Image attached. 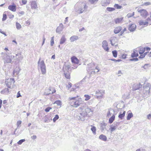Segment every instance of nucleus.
<instances>
[{
	"instance_id": "nucleus-51",
	"label": "nucleus",
	"mask_w": 151,
	"mask_h": 151,
	"mask_svg": "<svg viewBox=\"0 0 151 151\" xmlns=\"http://www.w3.org/2000/svg\"><path fill=\"white\" fill-rule=\"evenodd\" d=\"M120 124L119 122H114L113 124V125L115 126H116V127H117Z\"/></svg>"
},
{
	"instance_id": "nucleus-44",
	"label": "nucleus",
	"mask_w": 151,
	"mask_h": 151,
	"mask_svg": "<svg viewBox=\"0 0 151 151\" xmlns=\"http://www.w3.org/2000/svg\"><path fill=\"white\" fill-rule=\"evenodd\" d=\"M106 10L108 11L111 12L114 11L115 10V9L114 8L108 7L106 8Z\"/></svg>"
},
{
	"instance_id": "nucleus-22",
	"label": "nucleus",
	"mask_w": 151,
	"mask_h": 151,
	"mask_svg": "<svg viewBox=\"0 0 151 151\" xmlns=\"http://www.w3.org/2000/svg\"><path fill=\"white\" fill-rule=\"evenodd\" d=\"M123 19V17L118 18L114 19V22L116 24H119L122 22Z\"/></svg>"
},
{
	"instance_id": "nucleus-62",
	"label": "nucleus",
	"mask_w": 151,
	"mask_h": 151,
	"mask_svg": "<svg viewBox=\"0 0 151 151\" xmlns=\"http://www.w3.org/2000/svg\"><path fill=\"white\" fill-rule=\"evenodd\" d=\"M37 138V137L36 135H34L31 137V138L33 139H35Z\"/></svg>"
},
{
	"instance_id": "nucleus-40",
	"label": "nucleus",
	"mask_w": 151,
	"mask_h": 151,
	"mask_svg": "<svg viewBox=\"0 0 151 151\" xmlns=\"http://www.w3.org/2000/svg\"><path fill=\"white\" fill-rule=\"evenodd\" d=\"M16 28L18 29H20L22 27L21 25L19 23L17 22H16Z\"/></svg>"
},
{
	"instance_id": "nucleus-63",
	"label": "nucleus",
	"mask_w": 151,
	"mask_h": 151,
	"mask_svg": "<svg viewBox=\"0 0 151 151\" xmlns=\"http://www.w3.org/2000/svg\"><path fill=\"white\" fill-rule=\"evenodd\" d=\"M145 57V55L143 54H141L140 55L139 57V58H143Z\"/></svg>"
},
{
	"instance_id": "nucleus-61",
	"label": "nucleus",
	"mask_w": 151,
	"mask_h": 151,
	"mask_svg": "<svg viewBox=\"0 0 151 151\" xmlns=\"http://www.w3.org/2000/svg\"><path fill=\"white\" fill-rule=\"evenodd\" d=\"M0 33L4 35L5 36H6V33L2 31L1 29H0Z\"/></svg>"
},
{
	"instance_id": "nucleus-43",
	"label": "nucleus",
	"mask_w": 151,
	"mask_h": 151,
	"mask_svg": "<svg viewBox=\"0 0 151 151\" xmlns=\"http://www.w3.org/2000/svg\"><path fill=\"white\" fill-rule=\"evenodd\" d=\"M113 56L115 58H116L117 56V52L116 50H114L112 52Z\"/></svg>"
},
{
	"instance_id": "nucleus-39",
	"label": "nucleus",
	"mask_w": 151,
	"mask_h": 151,
	"mask_svg": "<svg viewBox=\"0 0 151 151\" xmlns=\"http://www.w3.org/2000/svg\"><path fill=\"white\" fill-rule=\"evenodd\" d=\"M71 61L73 63H77L78 62V60L76 58L72 57L71 58Z\"/></svg>"
},
{
	"instance_id": "nucleus-47",
	"label": "nucleus",
	"mask_w": 151,
	"mask_h": 151,
	"mask_svg": "<svg viewBox=\"0 0 151 151\" xmlns=\"http://www.w3.org/2000/svg\"><path fill=\"white\" fill-rule=\"evenodd\" d=\"M84 97L86 98L85 99V101L88 100L89 99H90L91 97L90 96H89L88 95L86 94L84 95Z\"/></svg>"
},
{
	"instance_id": "nucleus-59",
	"label": "nucleus",
	"mask_w": 151,
	"mask_h": 151,
	"mask_svg": "<svg viewBox=\"0 0 151 151\" xmlns=\"http://www.w3.org/2000/svg\"><path fill=\"white\" fill-rule=\"evenodd\" d=\"M21 96L20 93V92L19 91L17 93V97L19 98Z\"/></svg>"
},
{
	"instance_id": "nucleus-64",
	"label": "nucleus",
	"mask_w": 151,
	"mask_h": 151,
	"mask_svg": "<svg viewBox=\"0 0 151 151\" xmlns=\"http://www.w3.org/2000/svg\"><path fill=\"white\" fill-rule=\"evenodd\" d=\"M147 117L148 119H151V114H149L147 115Z\"/></svg>"
},
{
	"instance_id": "nucleus-27",
	"label": "nucleus",
	"mask_w": 151,
	"mask_h": 151,
	"mask_svg": "<svg viewBox=\"0 0 151 151\" xmlns=\"http://www.w3.org/2000/svg\"><path fill=\"white\" fill-rule=\"evenodd\" d=\"M20 70L19 67H16L13 71V74L17 75L19 73Z\"/></svg>"
},
{
	"instance_id": "nucleus-25",
	"label": "nucleus",
	"mask_w": 151,
	"mask_h": 151,
	"mask_svg": "<svg viewBox=\"0 0 151 151\" xmlns=\"http://www.w3.org/2000/svg\"><path fill=\"white\" fill-rule=\"evenodd\" d=\"M109 3L106 0H102L101 2V5L103 6H106Z\"/></svg>"
},
{
	"instance_id": "nucleus-42",
	"label": "nucleus",
	"mask_w": 151,
	"mask_h": 151,
	"mask_svg": "<svg viewBox=\"0 0 151 151\" xmlns=\"http://www.w3.org/2000/svg\"><path fill=\"white\" fill-rule=\"evenodd\" d=\"M54 104H56L57 105L60 106L61 105V102L60 100L56 101L54 102Z\"/></svg>"
},
{
	"instance_id": "nucleus-57",
	"label": "nucleus",
	"mask_w": 151,
	"mask_h": 151,
	"mask_svg": "<svg viewBox=\"0 0 151 151\" xmlns=\"http://www.w3.org/2000/svg\"><path fill=\"white\" fill-rule=\"evenodd\" d=\"M45 40V36L44 35H43V42H42V45H43L44 44Z\"/></svg>"
},
{
	"instance_id": "nucleus-35",
	"label": "nucleus",
	"mask_w": 151,
	"mask_h": 151,
	"mask_svg": "<svg viewBox=\"0 0 151 151\" xmlns=\"http://www.w3.org/2000/svg\"><path fill=\"white\" fill-rule=\"evenodd\" d=\"M145 51V47H141L139 51V53L141 55L143 54Z\"/></svg>"
},
{
	"instance_id": "nucleus-10",
	"label": "nucleus",
	"mask_w": 151,
	"mask_h": 151,
	"mask_svg": "<svg viewBox=\"0 0 151 151\" xmlns=\"http://www.w3.org/2000/svg\"><path fill=\"white\" fill-rule=\"evenodd\" d=\"M102 47L105 50L108 52L109 49L108 47V43L106 40H104L102 42Z\"/></svg>"
},
{
	"instance_id": "nucleus-30",
	"label": "nucleus",
	"mask_w": 151,
	"mask_h": 151,
	"mask_svg": "<svg viewBox=\"0 0 151 151\" xmlns=\"http://www.w3.org/2000/svg\"><path fill=\"white\" fill-rule=\"evenodd\" d=\"M116 39V38L115 37H113L111 38L110 39V41L111 42V45L114 46L115 45V43H114V41Z\"/></svg>"
},
{
	"instance_id": "nucleus-38",
	"label": "nucleus",
	"mask_w": 151,
	"mask_h": 151,
	"mask_svg": "<svg viewBox=\"0 0 151 151\" xmlns=\"http://www.w3.org/2000/svg\"><path fill=\"white\" fill-rule=\"evenodd\" d=\"M91 126L92 127L91 129V130L92 132L93 133V134H96V127L94 126Z\"/></svg>"
},
{
	"instance_id": "nucleus-26",
	"label": "nucleus",
	"mask_w": 151,
	"mask_h": 151,
	"mask_svg": "<svg viewBox=\"0 0 151 151\" xmlns=\"http://www.w3.org/2000/svg\"><path fill=\"white\" fill-rule=\"evenodd\" d=\"M78 36H73L70 38V40L71 42H73L78 40Z\"/></svg>"
},
{
	"instance_id": "nucleus-50",
	"label": "nucleus",
	"mask_w": 151,
	"mask_h": 151,
	"mask_svg": "<svg viewBox=\"0 0 151 151\" xmlns=\"http://www.w3.org/2000/svg\"><path fill=\"white\" fill-rule=\"evenodd\" d=\"M52 108L50 107H48L46 108L45 110V111L46 112H48L50 110L52 109Z\"/></svg>"
},
{
	"instance_id": "nucleus-16",
	"label": "nucleus",
	"mask_w": 151,
	"mask_h": 151,
	"mask_svg": "<svg viewBox=\"0 0 151 151\" xmlns=\"http://www.w3.org/2000/svg\"><path fill=\"white\" fill-rule=\"evenodd\" d=\"M70 67V64L68 63H65L63 68V70L64 71H68V70Z\"/></svg>"
},
{
	"instance_id": "nucleus-56",
	"label": "nucleus",
	"mask_w": 151,
	"mask_h": 151,
	"mask_svg": "<svg viewBox=\"0 0 151 151\" xmlns=\"http://www.w3.org/2000/svg\"><path fill=\"white\" fill-rule=\"evenodd\" d=\"M151 3L149 2H145L144 3V5L145 6H147L150 5Z\"/></svg>"
},
{
	"instance_id": "nucleus-9",
	"label": "nucleus",
	"mask_w": 151,
	"mask_h": 151,
	"mask_svg": "<svg viewBox=\"0 0 151 151\" xmlns=\"http://www.w3.org/2000/svg\"><path fill=\"white\" fill-rule=\"evenodd\" d=\"M137 11L141 15L142 17H146L148 15V13L145 10L138 9L137 10Z\"/></svg>"
},
{
	"instance_id": "nucleus-45",
	"label": "nucleus",
	"mask_w": 151,
	"mask_h": 151,
	"mask_svg": "<svg viewBox=\"0 0 151 151\" xmlns=\"http://www.w3.org/2000/svg\"><path fill=\"white\" fill-rule=\"evenodd\" d=\"M59 118V116L58 114L55 115V117L53 119V120L54 122H55L56 120L58 119Z\"/></svg>"
},
{
	"instance_id": "nucleus-18",
	"label": "nucleus",
	"mask_w": 151,
	"mask_h": 151,
	"mask_svg": "<svg viewBox=\"0 0 151 151\" xmlns=\"http://www.w3.org/2000/svg\"><path fill=\"white\" fill-rule=\"evenodd\" d=\"M53 90L52 88L49 87L48 89H47L46 91L44 93V94L45 95H48L49 94H51V90Z\"/></svg>"
},
{
	"instance_id": "nucleus-13",
	"label": "nucleus",
	"mask_w": 151,
	"mask_h": 151,
	"mask_svg": "<svg viewBox=\"0 0 151 151\" xmlns=\"http://www.w3.org/2000/svg\"><path fill=\"white\" fill-rule=\"evenodd\" d=\"M122 29V27L121 26H118L116 28L114 29V32L115 34L119 33L121 31Z\"/></svg>"
},
{
	"instance_id": "nucleus-31",
	"label": "nucleus",
	"mask_w": 151,
	"mask_h": 151,
	"mask_svg": "<svg viewBox=\"0 0 151 151\" xmlns=\"http://www.w3.org/2000/svg\"><path fill=\"white\" fill-rule=\"evenodd\" d=\"M135 50H134L133 52L132 53L131 55V57L132 58H134L138 56L139 55L138 53H137V52H135Z\"/></svg>"
},
{
	"instance_id": "nucleus-41",
	"label": "nucleus",
	"mask_w": 151,
	"mask_h": 151,
	"mask_svg": "<svg viewBox=\"0 0 151 151\" xmlns=\"http://www.w3.org/2000/svg\"><path fill=\"white\" fill-rule=\"evenodd\" d=\"M114 6L117 9H120L122 8V7L121 6L119 5L118 4H115Z\"/></svg>"
},
{
	"instance_id": "nucleus-34",
	"label": "nucleus",
	"mask_w": 151,
	"mask_h": 151,
	"mask_svg": "<svg viewBox=\"0 0 151 151\" xmlns=\"http://www.w3.org/2000/svg\"><path fill=\"white\" fill-rule=\"evenodd\" d=\"M106 124L105 123H101V129L102 130V131L104 130V129L106 128Z\"/></svg>"
},
{
	"instance_id": "nucleus-23",
	"label": "nucleus",
	"mask_w": 151,
	"mask_h": 151,
	"mask_svg": "<svg viewBox=\"0 0 151 151\" xmlns=\"http://www.w3.org/2000/svg\"><path fill=\"white\" fill-rule=\"evenodd\" d=\"M99 138L101 140L104 141H106L107 139L105 135L103 134H101L99 136Z\"/></svg>"
},
{
	"instance_id": "nucleus-2",
	"label": "nucleus",
	"mask_w": 151,
	"mask_h": 151,
	"mask_svg": "<svg viewBox=\"0 0 151 151\" xmlns=\"http://www.w3.org/2000/svg\"><path fill=\"white\" fill-rule=\"evenodd\" d=\"M7 54H9V53L7 52L3 56V59L4 63H13L14 61H12V60L14 58V56L12 55H9Z\"/></svg>"
},
{
	"instance_id": "nucleus-15",
	"label": "nucleus",
	"mask_w": 151,
	"mask_h": 151,
	"mask_svg": "<svg viewBox=\"0 0 151 151\" xmlns=\"http://www.w3.org/2000/svg\"><path fill=\"white\" fill-rule=\"evenodd\" d=\"M136 28V26L135 24H132L129 25V29L131 32L134 31Z\"/></svg>"
},
{
	"instance_id": "nucleus-28",
	"label": "nucleus",
	"mask_w": 151,
	"mask_h": 151,
	"mask_svg": "<svg viewBox=\"0 0 151 151\" xmlns=\"http://www.w3.org/2000/svg\"><path fill=\"white\" fill-rule=\"evenodd\" d=\"M64 74L65 77L67 79H70V75L68 71H64Z\"/></svg>"
},
{
	"instance_id": "nucleus-52",
	"label": "nucleus",
	"mask_w": 151,
	"mask_h": 151,
	"mask_svg": "<svg viewBox=\"0 0 151 151\" xmlns=\"http://www.w3.org/2000/svg\"><path fill=\"white\" fill-rule=\"evenodd\" d=\"M110 60L111 61H114L116 62H120V61H122V60L121 59L116 60V59H110Z\"/></svg>"
},
{
	"instance_id": "nucleus-14",
	"label": "nucleus",
	"mask_w": 151,
	"mask_h": 151,
	"mask_svg": "<svg viewBox=\"0 0 151 151\" xmlns=\"http://www.w3.org/2000/svg\"><path fill=\"white\" fill-rule=\"evenodd\" d=\"M31 6L32 9H35L37 8V4L35 1H32L31 2Z\"/></svg>"
},
{
	"instance_id": "nucleus-8",
	"label": "nucleus",
	"mask_w": 151,
	"mask_h": 151,
	"mask_svg": "<svg viewBox=\"0 0 151 151\" xmlns=\"http://www.w3.org/2000/svg\"><path fill=\"white\" fill-rule=\"evenodd\" d=\"M94 65V64L93 63H89L87 65V68H89V70H92L89 73L90 76L91 77V75H94L96 73V71L94 70V69L93 68H92L91 66Z\"/></svg>"
},
{
	"instance_id": "nucleus-21",
	"label": "nucleus",
	"mask_w": 151,
	"mask_h": 151,
	"mask_svg": "<svg viewBox=\"0 0 151 151\" xmlns=\"http://www.w3.org/2000/svg\"><path fill=\"white\" fill-rule=\"evenodd\" d=\"M66 40V39L65 37V36L64 35H63L61 37L60 40V44H63L64 43Z\"/></svg>"
},
{
	"instance_id": "nucleus-60",
	"label": "nucleus",
	"mask_w": 151,
	"mask_h": 151,
	"mask_svg": "<svg viewBox=\"0 0 151 151\" xmlns=\"http://www.w3.org/2000/svg\"><path fill=\"white\" fill-rule=\"evenodd\" d=\"M95 69L96 70H97V71H96V73H98V72H99V70H100V69L99 68V67L98 66H96V67H95Z\"/></svg>"
},
{
	"instance_id": "nucleus-4",
	"label": "nucleus",
	"mask_w": 151,
	"mask_h": 151,
	"mask_svg": "<svg viewBox=\"0 0 151 151\" xmlns=\"http://www.w3.org/2000/svg\"><path fill=\"white\" fill-rule=\"evenodd\" d=\"M88 6L84 3H82L78 10L76 11L78 13L81 14L85 12L87 10Z\"/></svg>"
},
{
	"instance_id": "nucleus-33",
	"label": "nucleus",
	"mask_w": 151,
	"mask_h": 151,
	"mask_svg": "<svg viewBox=\"0 0 151 151\" xmlns=\"http://www.w3.org/2000/svg\"><path fill=\"white\" fill-rule=\"evenodd\" d=\"M117 127L113 125V124H112L111 126V127L109 129V130L111 131V133L112 132L114 131L115 130Z\"/></svg>"
},
{
	"instance_id": "nucleus-5",
	"label": "nucleus",
	"mask_w": 151,
	"mask_h": 151,
	"mask_svg": "<svg viewBox=\"0 0 151 151\" xmlns=\"http://www.w3.org/2000/svg\"><path fill=\"white\" fill-rule=\"evenodd\" d=\"M89 116V114H87V113L85 111V110H82L79 116L80 119L81 121H84L85 119H87L86 118Z\"/></svg>"
},
{
	"instance_id": "nucleus-53",
	"label": "nucleus",
	"mask_w": 151,
	"mask_h": 151,
	"mask_svg": "<svg viewBox=\"0 0 151 151\" xmlns=\"http://www.w3.org/2000/svg\"><path fill=\"white\" fill-rule=\"evenodd\" d=\"M138 58H133L131 59H129V60L130 61H138Z\"/></svg>"
},
{
	"instance_id": "nucleus-32",
	"label": "nucleus",
	"mask_w": 151,
	"mask_h": 151,
	"mask_svg": "<svg viewBox=\"0 0 151 151\" xmlns=\"http://www.w3.org/2000/svg\"><path fill=\"white\" fill-rule=\"evenodd\" d=\"M148 22L147 21H140L139 22V24L140 25H147L148 24Z\"/></svg>"
},
{
	"instance_id": "nucleus-49",
	"label": "nucleus",
	"mask_w": 151,
	"mask_h": 151,
	"mask_svg": "<svg viewBox=\"0 0 151 151\" xmlns=\"http://www.w3.org/2000/svg\"><path fill=\"white\" fill-rule=\"evenodd\" d=\"M7 16L5 14H3V18L2 19V21H4L6 19Z\"/></svg>"
},
{
	"instance_id": "nucleus-11",
	"label": "nucleus",
	"mask_w": 151,
	"mask_h": 151,
	"mask_svg": "<svg viewBox=\"0 0 151 151\" xmlns=\"http://www.w3.org/2000/svg\"><path fill=\"white\" fill-rule=\"evenodd\" d=\"M63 28L64 27L63 24L61 23H60L59 26L56 29V32L59 34H60Z\"/></svg>"
},
{
	"instance_id": "nucleus-7",
	"label": "nucleus",
	"mask_w": 151,
	"mask_h": 151,
	"mask_svg": "<svg viewBox=\"0 0 151 151\" xmlns=\"http://www.w3.org/2000/svg\"><path fill=\"white\" fill-rule=\"evenodd\" d=\"M96 94L97 98L100 97L102 98V96L105 94V91L103 90H98L96 92Z\"/></svg>"
},
{
	"instance_id": "nucleus-37",
	"label": "nucleus",
	"mask_w": 151,
	"mask_h": 151,
	"mask_svg": "<svg viewBox=\"0 0 151 151\" xmlns=\"http://www.w3.org/2000/svg\"><path fill=\"white\" fill-rule=\"evenodd\" d=\"M133 116V115L132 112L128 113L127 117V120H129Z\"/></svg>"
},
{
	"instance_id": "nucleus-20",
	"label": "nucleus",
	"mask_w": 151,
	"mask_h": 151,
	"mask_svg": "<svg viewBox=\"0 0 151 151\" xmlns=\"http://www.w3.org/2000/svg\"><path fill=\"white\" fill-rule=\"evenodd\" d=\"M81 104V106L79 107V109L82 110H85L88 107L87 105L85 103H82Z\"/></svg>"
},
{
	"instance_id": "nucleus-29",
	"label": "nucleus",
	"mask_w": 151,
	"mask_h": 151,
	"mask_svg": "<svg viewBox=\"0 0 151 151\" xmlns=\"http://www.w3.org/2000/svg\"><path fill=\"white\" fill-rule=\"evenodd\" d=\"M85 111L87 113V114H90L89 115H91L93 114L91 109L88 107L85 110Z\"/></svg>"
},
{
	"instance_id": "nucleus-1",
	"label": "nucleus",
	"mask_w": 151,
	"mask_h": 151,
	"mask_svg": "<svg viewBox=\"0 0 151 151\" xmlns=\"http://www.w3.org/2000/svg\"><path fill=\"white\" fill-rule=\"evenodd\" d=\"M69 99L70 101L69 103L70 105L75 107L79 106L82 102L81 98H79L77 99L76 97H69Z\"/></svg>"
},
{
	"instance_id": "nucleus-48",
	"label": "nucleus",
	"mask_w": 151,
	"mask_h": 151,
	"mask_svg": "<svg viewBox=\"0 0 151 151\" xmlns=\"http://www.w3.org/2000/svg\"><path fill=\"white\" fill-rule=\"evenodd\" d=\"M25 139H22L19 140L17 144L18 145H21L22 143L25 141Z\"/></svg>"
},
{
	"instance_id": "nucleus-24",
	"label": "nucleus",
	"mask_w": 151,
	"mask_h": 151,
	"mask_svg": "<svg viewBox=\"0 0 151 151\" xmlns=\"http://www.w3.org/2000/svg\"><path fill=\"white\" fill-rule=\"evenodd\" d=\"M125 111H124L122 113L121 112H120L118 116L119 118L121 119H123V118L125 116Z\"/></svg>"
},
{
	"instance_id": "nucleus-55",
	"label": "nucleus",
	"mask_w": 151,
	"mask_h": 151,
	"mask_svg": "<svg viewBox=\"0 0 151 151\" xmlns=\"http://www.w3.org/2000/svg\"><path fill=\"white\" fill-rule=\"evenodd\" d=\"M21 121H18L17 122V125L18 127H19V125L21 124Z\"/></svg>"
},
{
	"instance_id": "nucleus-6",
	"label": "nucleus",
	"mask_w": 151,
	"mask_h": 151,
	"mask_svg": "<svg viewBox=\"0 0 151 151\" xmlns=\"http://www.w3.org/2000/svg\"><path fill=\"white\" fill-rule=\"evenodd\" d=\"M14 78H10L6 79L5 83L8 88H11V86L14 84Z\"/></svg>"
},
{
	"instance_id": "nucleus-36",
	"label": "nucleus",
	"mask_w": 151,
	"mask_h": 151,
	"mask_svg": "<svg viewBox=\"0 0 151 151\" xmlns=\"http://www.w3.org/2000/svg\"><path fill=\"white\" fill-rule=\"evenodd\" d=\"M115 118V115H113L112 116L109 118V122L110 124L112 123L114 120Z\"/></svg>"
},
{
	"instance_id": "nucleus-58",
	"label": "nucleus",
	"mask_w": 151,
	"mask_h": 151,
	"mask_svg": "<svg viewBox=\"0 0 151 151\" xmlns=\"http://www.w3.org/2000/svg\"><path fill=\"white\" fill-rule=\"evenodd\" d=\"M27 0H22V2L23 4H26L27 3Z\"/></svg>"
},
{
	"instance_id": "nucleus-17",
	"label": "nucleus",
	"mask_w": 151,
	"mask_h": 151,
	"mask_svg": "<svg viewBox=\"0 0 151 151\" xmlns=\"http://www.w3.org/2000/svg\"><path fill=\"white\" fill-rule=\"evenodd\" d=\"M10 91L9 89L7 88H5L3 90H2L1 91V94L7 95L10 93Z\"/></svg>"
},
{
	"instance_id": "nucleus-12",
	"label": "nucleus",
	"mask_w": 151,
	"mask_h": 151,
	"mask_svg": "<svg viewBox=\"0 0 151 151\" xmlns=\"http://www.w3.org/2000/svg\"><path fill=\"white\" fill-rule=\"evenodd\" d=\"M142 87V85L140 83L138 84H133L132 89L133 90L135 91L137 89H138Z\"/></svg>"
},
{
	"instance_id": "nucleus-46",
	"label": "nucleus",
	"mask_w": 151,
	"mask_h": 151,
	"mask_svg": "<svg viewBox=\"0 0 151 151\" xmlns=\"http://www.w3.org/2000/svg\"><path fill=\"white\" fill-rule=\"evenodd\" d=\"M150 86V83H147L145 87L144 86V89H146L147 88V89H148V90L149 91L150 90V86Z\"/></svg>"
},
{
	"instance_id": "nucleus-54",
	"label": "nucleus",
	"mask_w": 151,
	"mask_h": 151,
	"mask_svg": "<svg viewBox=\"0 0 151 151\" xmlns=\"http://www.w3.org/2000/svg\"><path fill=\"white\" fill-rule=\"evenodd\" d=\"M98 0H88L89 2L91 4H93L95 1H97Z\"/></svg>"
},
{
	"instance_id": "nucleus-19",
	"label": "nucleus",
	"mask_w": 151,
	"mask_h": 151,
	"mask_svg": "<svg viewBox=\"0 0 151 151\" xmlns=\"http://www.w3.org/2000/svg\"><path fill=\"white\" fill-rule=\"evenodd\" d=\"M8 9L13 12H15L16 10V6L15 5H10L8 6Z\"/></svg>"
},
{
	"instance_id": "nucleus-3",
	"label": "nucleus",
	"mask_w": 151,
	"mask_h": 151,
	"mask_svg": "<svg viewBox=\"0 0 151 151\" xmlns=\"http://www.w3.org/2000/svg\"><path fill=\"white\" fill-rule=\"evenodd\" d=\"M40 58L38 62V66L40 68L42 74H45L46 73V67L43 60L40 61Z\"/></svg>"
}]
</instances>
